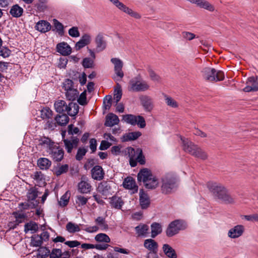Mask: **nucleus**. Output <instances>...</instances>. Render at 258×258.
<instances>
[{
    "label": "nucleus",
    "instance_id": "nucleus-62",
    "mask_svg": "<svg viewBox=\"0 0 258 258\" xmlns=\"http://www.w3.org/2000/svg\"><path fill=\"white\" fill-rule=\"evenodd\" d=\"M111 143L106 140H102L99 147V150L104 151L107 150L111 146Z\"/></svg>",
    "mask_w": 258,
    "mask_h": 258
},
{
    "label": "nucleus",
    "instance_id": "nucleus-30",
    "mask_svg": "<svg viewBox=\"0 0 258 258\" xmlns=\"http://www.w3.org/2000/svg\"><path fill=\"white\" fill-rule=\"evenodd\" d=\"M54 28L52 29V31H56L60 36L64 35V28L63 24L56 19H53Z\"/></svg>",
    "mask_w": 258,
    "mask_h": 258
},
{
    "label": "nucleus",
    "instance_id": "nucleus-37",
    "mask_svg": "<svg viewBox=\"0 0 258 258\" xmlns=\"http://www.w3.org/2000/svg\"><path fill=\"white\" fill-rule=\"evenodd\" d=\"M66 102L63 100H58L55 102L54 106L55 111L59 114L64 113Z\"/></svg>",
    "mask_w": 258,
    "mask_h": 258
},
{
    "label": "nucleus",
    "instance_id": "nucleus-5",
    "mask_svg": "<svg viewBox=\"0 0 258 258\" xmlns=\"http://www.w3.org/2000/svg\"><path fill=\"white\" fill-rule=\"evenodd\" d=\"M187 224L184 220H175L169 224L166 230V234L168 237H171L178 233L179 231L185 230Z\"/></svg>",
    "mask_w": 258,
    "mask_h": 258
},
{
    "label": "nucleus",
    "instance_id": "nucleus-13",
    "mask_svg": "<svg viewBox=\"0 0 258 258\" xmlns=\"http://www.w3.org/2000/svg\"><path fill=\"white\" fill-rule=\"evenodd\" d=\"M244 231V226L242 225H237L229 230L228 235L231 238H236L241 236Z\"/></svg>",
    "mask_w": 258,
    "mask_h": 258
},
{
    "label": "nucleus",
    "instance_id": "nucleus-44",
    "mask_svg": "<svg viewBox=\"0 0 258 258\" xmlns=\"http://www.w3.org/2000/svg\"><path fill=\"white\" fill-rule=\"evenodd\" d=\"M66 229L69 232L71 233L79 232L81 230V229L77 224L72 222H69L67 223L66 225Z\"/></svg>",
    "mask_w": 258,
    "mask_h": 258
},
{
    "label": "nucleus",
    "instance_id": "nucleus-32",
    "mask_svg": "<svg viewBox=\"0 0 258 258\" xmlns=\"http://www.w3.org/2000/svg\"><path fill=\"white\" fill-rule=\"evenodd\" d=\"M183 150L188 153L191 155L194 154V153L198 147L197 145H195L192 142L190 141H183Z\"/></svg>",
    "mask_w": 258,
    "mask_h": 258
},
{
    "label": "nucleus",
    "instance_id": "nucleus-47",
    "mask_svg": "<svg viewBox=\"0 0 258 258\" xmlns=\"http://www.w3.org/2000/svg\"><path fill=\"white\" fill-rule=\"evenodd\" d=\"M77 99L78 103L82 105L85 106L87 105L88 103V101L87 99V91L85 90L81 94L79 95Z\"/></svg>",
    "mask_w": 258,
    "mask_h": 258
},
{
    "label": "nucleus",
    "instance_id": "nucleus-40",
    "mask_svg": "<svg viewBox=\"0 0 258 258\" xmlns=\"http://www.w3.org/2000/svg\"><path fill=\"white\" fill-rule=\"evenodd\" d=\"M79 92L77 89L68 91L66 92V96L67 100L72 102L75 101L79 96Z\"/></svg>",
    "mask_w": 258,
    "mask_h": 258
},
{
    "label": "nucleus",
    "instance_id": "nucleus-57",
    "mask_svg": "<svg viewBox=\"0 0 258 258\" xmlns=\"http://www.w3.org/2000/svg\"><path fill=\"white\" fill-rule=\"evenodd\" d=\"M64 147L67 152L68 153H71L73 149L75 148L72 143L71 142V140L68 139H64L63 140Z\"/></svg>",
    "mask_w": 258,
    "mask_h": 258
},
{
    "label": "nucleus",
    "instance_id": "nucleus-14",
    "mask_svg": "<svg viewBox=\"0 0 258 258\" xmlns=\"http://www.w3.org/2000/svg\"><path fill=\"white\" fill-rule=\"evenodd\" d=\"M111 62L114 64V71L117 77L122 78L124 76L123 72L122 70L123 67L122 61L117 58H112Z\"/></svg>",
    "mask_w": 258,
    "mask_h": 258
},
{
    "label": "nucleus",
    "instance_id": "nucleus-21",
    "mask_svg": "<svg viewBox=\"0 0 258 258\" xmlns=\"http://www.w3.org/2000/svg\"><path fill=\"white\" fill-rule=\"evenodd\" d=\"M191 3L197 5L201 8H203L210 12H213L215 10L214 6L208 1L205 0H188Z\"/></svg>",
    "mask_w": 258,
    "mask_h": 258
},
{
    "label": "nucleus",
    "instance_id": "nucleus-64",
    "mask_svg": "<svg viewBox=\"0 0 258 258\" xmlns=\"http://www.w3.org/2000/svg\"><path fill=\"white\" fill-rule=\"evenodd\" d=\"M183 38L188 40H191L196 38V35L191 32L183 31L182 32Z\"/></svg>",
    "mask_w": 258,
    "mask_h": 258
},
{
    "label": "nucleus",
    "instance_id": "nucleus-31",
    "mask_svg": "<svg viewBox=\"0 0 258 258\" xmlns=\"http://www.w3.org/2000/svg\"><path fill=\"white\" fill-rule=\"evenodd\" d=\"M51 165V161L46 158H40L37 160V165L42 170L48 169Z\"/></svg>",
    "mask_w": 258,
    "mask_h": 258
},
{
    "label": "nucleus",
    "instance_id": "nucleus-11",
    "mask_svg": "<svg viewBox=\"0 0 258 258\" xmlns=\"http://www.w3.org/2000/svg\"><path fill=\"white\" fill-rule=\"evenodd\" d=\"M91 176L93 179L96 180H101L104 178L105 172L100 165L93 166L91 170Z\"/></svg>",
    "mask_w": 258,
    "mask_h": 258
},
{
    "label": "nucleus",
    "instance_id": "nucleus-36",
    "mask_svg": "<svg viewBox=\"0 0 258 258\" xmlns=\"http://www.w3.org/2000/svg\"><path fill=\"white\" fill-rule=\"evenodd\" d=\"M38 196V188L35 187H31L28 191L26 197L28 202L35 201Z\"/></svg>",
    "mask_w": 258,
    "mask_h": 258
},
{
    "label": "nucleus",
    "instance_id": "nucleus-3",
    "mask_svg": "<svg viewBox=\"0 0 258 258\" xmlns=\"http://www.w3.org/2000/svg\"><path fill=\"white\" fill-rule=\"evenodd\" d=\"M203 77L209 82H220L224 80V73L214 68L206 67L202 71Z\"/></svg>",
    "mask_w": 258,
    "mask_h": 258
},
{
    "label": "nucleus",
    "instance_id": "nucleus-60",
    "mask_svg": "<svg viewBox=\"0 0 258 258\" xmlns=\"http://www.w3.org/2000/svg\"><path fill=\"white\" fill-rule=\"evenodd\" d=\"M73 107L74 109V112L71 113L70 112L68 115L70 116L73 117L72 120H73V122H75V120L76 118V115L79 113L80 107L77 103H74V104H73Z\"/></svg>",
    "mask_w": 258,
    "mask_h": 258
},
{
    "label": "nucleus",
    "instance_id": "nucleus-20",
    "mask_svg": "<svg viewBox=\"0 0 258 258\" xmlns=\"http://www.w3.org/2000/svg\"><path fill=\"white\" fill-rule=\"evenodd\" d=\"M91 42V36L88 34H84L75 44V49L76 50H79L86 45L90 44Z\"/></svg>",
    "mask_w": 258,
    "mask_h": 258
},
{
    "label": "nucleus",
    "instance_id": "nucleus-19",
    "mask_svg": "<svg viewBox=\"0 0 258 258\" xmlns=\"http://www.w3.org/2000/svg\"><path fill=\"white\" fill-rule=\"evenodd\" d=\"M142 135V133L140 131L125 133L121 138V140L122 142L135 141L140 137Z\"/></svg>",
    "mask_w": 258,
    "mask_h": 258
},
{
    "label": "nucleus",
    "instance_id": "nucleus-54",
    "mask_svg": "<svg viewBox=\"0 0 258 258\" xmlns=\"http://www.w3.org/2000/svg\"><path fill=\"white\" fill-rule=\"evenodd\" d=\"M0 50V56L3 58H7L11 55L12 51L7 46H3Z\"/></svg>",
    "mask_w": 258,
    "mask_h": 258
},
{
    "label": "nucleus",
    "instance_id": "nucleus-34",
    "mask_svg": "<svg viewBox=\"0 0 258 258\" xmlns=\"http://www.w3.org/2000/svg\"><path fill=\"white\" fill-rule=\"evenodd\" d=\"M37 251L38 253L36 255L37 258H46L50 254V250L48 247L42 246H38Z\"/></svg>",
    "mask_w": 258,
    "mask_h": 258
},
{
    "label": "nucleus",
    "instance_id": "nucleus-38",
    "mask_svg": "<svg viewBox=\"0 0 258 258\" xmlns=\"http://www.w3.org/2000/svg\"><path fill=\"white\" fill-rule=\"evenodd\" d=\"M70 196L71 192L68 190L61 197L60 200L58 202L59 206L62 207L67 206L69 203Z\"/></svg>",
    "mask_w": 258,
    "mask_h": 258
},
{
    "label": "nucleus",
    "instance_id": "nucleus-26",
    "mask_svg": "<svg viewBox=\"0 0 258 258\" xmlns=\"http://www.w3.org/2000/svg\"><path fill=\"white\" fill-rule=\"evenodd\" d=\"M24 10L18 4L14 5L10 11V15L14 18H20L23 15Z\"/></svg>",
    "mask_w": 258,
    "mask_h": 258
},
{
    "label": "nucleus",
    "instance_id": "nucleus-52",
    "mask_svg": "<svg viewBox=\"0 0 258 258\" xmlns=\"http://www.w3.org/2000/svg\"><path fill=\"white\" fill-rule=\"evenodd\" d=\"M87 152V149L85 147L79 148L75 156L76 159L77 161H81L83 159L84 156L86 155Z\"/></svg>",
    "mask_w": 258,
    "mask_h": 258
},
{
    "label": "nucleus",
    "instance_id": "nucleus-53",
    "mask_svg": "<svg viewBox=\"0 0 258 258\" xmlns=\"http://www.w3.org/2000/svg\"><path fill=\"white\" fill-rule=\"evenodd\" d=\"M68 134L74 136V135H80L81 131L78 127H75L73 124H70L68 126Z\"/></svg>",
    "mask_w": 258,
    "mask_h": 258
},
{
    "label": "nucleus",
    "instance_id": "nucleus-17",
    "mask_svg": "<svg viewBox=\"0 0 258 258\" xmlns=\"http://www.w3.org/2000/svg\"><path fill=\"white\" fill-rule=\"evenodd\" d=\"M111 189V186L108 183L107 181H103L99 184L97 187V191L100 192L102 196L105 197L104 199H107V197L111 195L110 190Z\"/></svg>",
    "mask_w": 258,
    "mask_h": 258
},
{
    "label": "nucleus",
    "instance_id": "nucleus-27",
    "mask_svg": "<svg viewBox=\"0 0 258 258\" xmlns=\"http://www.w3.org/2000/svg\"><path fill=\"white\" fill-rule=\"evenodd\" d=\"M59 167L54 166L52 171L56 176H59L60 175L67 173L69 171V166L68 164L60 165V163L58 164Z\"/></svg>",
    "mask_w": 258,
    "mask_h": 258
},
{
    "label": "nucleus",
    "instance_id": "nucleus-51",
    "mask_svg": "<svg viewBox=\"0 0 258 258\" xmlns=\"http://www.w3.org/2000/svg\"><path fill=\"white\" fill-rule=\"evenodd\" d=\"M114 92V99L117 104L120 100L122 95L121 86L118 83L117 84V89H115Z\"/></svg>",
    "mask_w": 258,
    "mask_h": 258
},
{
    "label": "nucleus",
    "instance_id": "nucleus-7",
    "mask_svg": "<svg viewBox=\"0 0 258 258\" xmlns=\"http://www.w3.org/2000/svg\"><path fill=\"white\" fill-rule=\"evenodd\" d=\"M247 86L243 89L245 92H256L258 91V76L249 77L246 82Z\"/></svg>",
    "mask_w": 258,
    "mask_h": 258
},
{
    "label": "nucleus",
    "instance_id": "nucleus-59",
    "mask_svg": "<svg viewBox=\"0 0 258 258\" xmlns=\"http://www.w3.org/2000/svg\"><path fill=\"white\" fill-rule=\"evenodd\" d=\"M46 4L47 3H38L34 4V7L36 8L37 12H43L48 8Z\"/></svg>",
    "mask_w": 258,
    "mask_h": 258
},
{
    "label": "nucleus",
    "instance_id": "nucleus-41",
    "mask_svg": "<svg viewBox=\"0 0 258 258\" xmlns=\"http://www.w3.org/2000/svg\"><path fill=\"white\" fill-rule=\"evenodd\" d=\"M136 154L137 157L136 159L137 160L138 162L140 165H144L146 163V158L145 155L143 154V150L140 148H138L136 149Z\"/></svg>",
    "mask_w": 258,
    "mask_h": 258
},
{
    "label": "nucleus",
    "instance_id": "nucleus-15",
    "mask_svg": "<svg viewBox=\"0 0 258 258\" xmlns=\"http://www.w3.org/2000/svg\"><path fill=\"white\" fill-rule=\"evenodd\" d=\"M140 204L142 209L148 208L150 205V200L148 194L142 188L140 190Z\"/></svg>",
    "mask_w": 258,
    "mask_h": 258
},
{
    "label": "nucleus",
    "instance_id": "nucleus-49",
    "mask_svg": "<svg viewBox=\"0 0 258 258\" xmlns=\"http://www.w3.org/2000/svg\"><path fill=\"white\" fill-rule=\"evenodd\" d=\"M123 119H124L127 123L135 125L137 123V116L133 114H125L123 115Z\"/></svg>",
    "mask_w": 258,
    "mask_h": 258
},
{
    "label": "nucleus",
    "instance_id": "nucleus-2",
    "mask_svg": "<svg viewBox=\"0 0 258 258\" xmlns=\"http://www.w3.org/2000/svg\"><path fill=\"white\" fill-rule=\"evenodd\" d=\"M138 182L143 181L147 189H154L158 186V178L153 175L152 171L147 168L141 169L137 175Z\"/></svg>",
    "mask_w": 258,
    "mask_h": 258
},
{
    "label": "nucleus",
    "instance_id": "nucleus-1",
    "mask_svg": "<svg viewBox=\"0 0 258 258\" xmlns=\"http://www.w3.org/2000/svg\"><path fill=\"white\" fill-rule=\"evenodd\" d=\"M209 189L213 196L225 204H234L235 199L229 193L228 190L224 186L212 183L208 185Z\"/></svg>",
    "mask_w": 258,
    "mask_h": 258
},
{
    "label": "nucleus",
    "instance_id": "nucleus-39",
    "mask_svg": "<svg viewBox=\"0 0 258 258\" xmlns=\"http://www.w3.org/2000/svg\"><path fill=\"white\" fill-rule=\"evenodd\" d=\"M42 239L39 237V234H33L31 237V242L29 245L32 247L40 246L42 244Z\"/></svg>",
    "mask_w": 258,
    "mask_h": 258
},
{
    "label": "nucleus",
    "instance_id": "nucleus-22",
    "mask_svg": "<svg viewBox=\"0 0 258 258\" xmlns=\"http://www.w3.org/2000/svg\"><path fill=\"white\" fill-rule=\"evenodd\" d=\"M95 42L96 44V51L100 52L104 50L106 47V42L104 40L102 34L99 33L96 37Z\"/></svg>",
    "mask_w": 258,
    "mask_h": 258
},
{
    "label": "nucleus",
    "instance_id": "nucleus-16",
    "mask_svg": "<svg viewBox=\"0 0 258 258\" xmlns=\"http://www.w3.org/2000/svg\"><path fill=\"white\" fill-rule=\"evenodd\" d=\"M51 25L46 20H40L36 24L35 28L42 33H45L51 29Z\"/></svg>",
    "mask_w": 258,
    "mask_h": 258
},
{
    "label": "nucleus",
    "instance_id": "nucleus-45",
    "mask_svg": "<svg viewBox=\"0 0 258 258\" xmlns=\"http://www.w3.org/2000/svg\"><path fill=\"white\" fill-rule=\"evenodd\" d=\"M82 65L85 69L94 68V60L90 57H85L82 60Z\"/></svg>",
    "mask_w": 258,
    "mask_h": 258
},
{
    "label": "nucleus",
    "instance_id": "nucleus-29",
    "mask_svg": "<svg viewBox=\"0 0 258 258\" xmlns=\"http://www.w3.org/2000/svg\"><path fill=\"white\" fill-rule=\"evenodd\" d=\"M38 224L35 222L31 221L29 222L26 223L24 225V232L25 233L31 231L32 234H34L38 231Z\"/></svg>",
    "mask_w": 258,
    "mask_h": 258
},
{
    "label": "nucleus",
    "instance_id": "nucleus-9",
    "mask_svg": "<svg viewBox=\"0 0 258 258\" xmlns=\"http://www.w3.org/2000/svg\"><path fill=\"white\" fill-rule=\"evenodd\" d=\"M122 185L126 189L132 190V194L137 193L138 191V186L135 179L131 176H128L124 179Z\"/></svg>",
    "mask_w": 258,
    "mask_h": 258
},
{
    "label": "nucleus",
    "instance_id": "nucleus-6",
    "mask_svg": "<svg viewBox=\"0 0 258 258\" xmlns=\"http://www.w3.org/2000/svg\"><path fill=\"white\" fill-rule=\"evenodd\" d=\"M141 80L142 77L140 74L132 79L129 82V84L131 86L130 90L133 92L147 90L149 88V86L146 82H141Z\"/></svg>",
    "mask_w": 258,
    "mask_h": 258
},
{
    "label": "nucleus",
    "instance_id": "nucleus-23",
    "mask_svg": "<svg viewBox=\"0 0 258 258\" xmlns=\"http://www.w3.org/2000/svg\"><path fill=\"white\" fill-rule=\"evenodd\" d=\"M110 204L112 208L116 209H121L122 205L124 204V202L121 197H117L114 195L109 198Z\"/></svg>",
    "mask_w": 258,
    "mask_h": 258
},
{
    "label": "nucleus",
    "instance_id": "nucleus-43",
    "mask_svg": "<svg viewBox=\"0 0 258 258\" xmlns=\"http://www.w3.org/2000/svg\"><path fill=\"white\" fill-rule=\"evenodd\" d=\"M194 153V154H193L192 156L202 160H205L208 158L207 154L199 147H197L195 152Z\"/></svg>",
    "mask_w": 258,
    "mask_h": 258
},
{
    "label": "nucleus",
    "instance_id": "nucleus-61",
    "mask_svg": "<svg viewBox=\"0 0 258 258\" xmlns=\"http://www.w3.org/2000/svg\"><path fill=\"white\" fill-rule=\"evenodd\" d=\"M136 124H137L140 128H144L146 125V123L144 117L141 115H137Z\"/></svg>",
    "mask_w": 258,
    "mask_h": 258
},
{
    "label": "nucleus",
    "instance_id": "nucleus-63",
    "mask_svg": "<svg viewBox=\"0 0 258 258\" xmlns=\"http://www.w3.org/2000/svg\"><path fill=\"white\" fill-rule=\"evenodd\" d=\"M88 201V198H85L82 196H77L76 203H78L79 205L84 206L86 205Z\"/></svg>",
    "mask_w": 258,
    "mask_h": 258
},
{
    "label": "nucleus",
    "instance_id": "nucleus-4",
    "mask_svg": "<svg viewBox=\"0 0 258 258\" xmlns=\"http://www.w3.org/2000/svg\"><path fill=\"white\" fill-rule=\"evenodd\" d=\"M161 190L162 194L168 195L176 190L178 187V179L172 175H167L162 179Z\"/></svg>",
    "mask_w": 258,
    "mask_h": 258
},
{
    "label": "nucleus",
    "instance_id": "nucleus-12",
    "mask_svg": "<svg viewBox=\"0 0 258 258\" xmlns=\"http://www.w3.org/2000/svg\"><path fill=\"white\" fill-rule=\"evenodd\" d=\"M49 154L53 161L59 162L63 159L64 152L63 149L58 146L56 147L55 150L49 151Z\"/></svg>",
    "mask_w": 258,
    "mask_h": 258
},
{
    "label": "nucleus",
    "instance_id": "nucleus-25",
    "mask_svg": "<svg viewBox=\"0 0 258 258\" xmlns=\"http://www.w3.org/2000/svg\"><path fill=\"white\" fill-rule=\"evenodd\" d=\"M164 254L169 258H177V255L174 248L168 244H164L162 247Z\"/></svg>",
    "mask_w": 258,
    "mask_h": 258
},
{
    "label": "nucleus",
    "instance_id": "nucleus-50",
    "mask_svg": "<svg viewBox=\"0 0 258 258\" xmlns=\"http://www.w3.org/2000/svg\"><path fill=\"white\" fill-rule=\"evenodd\" d=\"M74 83L73 81L70 79H66L63 83L62 88L66 91H71L74 88Z\"/></svg>",
    "mask_w": 258,
    "mask_h": 258
},
{
    "label": "nucleus",
    "instance_id": "nucleus-55",
    "mask_svg": "<svg viewBox=\"0 0 258 258\" xmlns=\"http://www.w3.org/2000/svg\"><path fill=\"white\" fill-rule=\"evenodd\" d=\"M147 71L149 73L150 77L152 81H159V80L160 79V77L152 69L150 66L148 67Z\"/></svg>",
    "mask_w": 258,
    "mask_h": 258
},
{
    "label": "nucleus",
    "instance_id": "nucleus-10",
    "mask_svg": "<svg viewBox=\"0 0 258 258\" xmlns=\"http://www.w3.org/2000/svg\"><path fill=\"white\" fill-rule=\"evenodd\" d=\"M141 105L146 112H151L154 107L152 98L147 95H142L139 97Z\"/></svg>",
    "mask_w": 258,
    "mask_h": 258
},
{
    "label": "nucleus",
    "instance_id": "nucleus-18",
    "mask_svg": "<svg viewBox=\"0 0 258 258\" xmlns=\"http://www.w3.org/2000/svg\"><path fill=\"white\" fill-rule=\"evenodd\" d=\"M119 122L118 117L113 113H109L105 117L104 125L107 127H111L118 124Z\"/></svg>",
    "mask_w": 258,
    "mask_h": 258
},
{
    "label": "nucleus",
    "instance_id": "nucleus-35",
    "mask_svg": "<svg viewBox=\"0 0 258 258\" xmlns=\"http://www.w3.org/2000/svg\"><path fill=\"white\" fill-rule=\"evenodd\" d=\"M78 186L79 191L82 194H87L91 191V185L85 181H81Z\"/></svg>",
    "mask_w": 258,
    "mask_h": 258
},
{
    "label": "nucleus",
    "instance_id": "nucleus-8",
    "mask_svg": "<svg viewBox=\"0 0 258 258\" xmlns=\"http://www.w3.org/2000/svg\"><path fill=\"white\" fill-rule=\"evenodd\" d=\"M56 51L62 56H69L72 52V47L66 42L58 43L56 46Z\"/></svg>",
    "mask_w": 258,
    "mask_h": 258
},
{
    "label": "nucleus",
    "instance_id": "nucleus-33",
    "mask_svg": "<svg viewBox=\"0 0 258 258\" xmlns=\"http://www.w3.org/2000/svg\"><path fill=\"white\" fill-rule=\"evenodd\" d=\"M151 237L155 238L158 235L161 233L162 231L161 225L157 222L153 223L151 225Z\"/></svg>",
    "mask_w": 258,
    "mask_h": 258
},
{
    "label": "nucleus",
    "instance_id": "nucleus-56",
    "mask_svg": "<svg viewBox=\"0 0 258 258\" xmlns=\"http://www.w3.org/2000/svg\"><path fill=\"white\" fill-rule=\"evenodd\" d=\"M164 97L166 100V103L167 105L171 106L173 108H176L178 107L177 102L172 99L171 97H168L167 95L165 94Z\"/></svg>",
    "mask_w": 258,
    "mask_h": 258
},
{
    "label": "nucleus",
    "instance_id": "nucleus-42",
    "mask_svg": "<svg viewBox=\"0 0 258 258\" xmlns=\"http://www.w3.org/2000/svg\"><path fill=\"white\" fill-rule=\"evenodd\" d=\"M41 117L43 119H49L51 118L53 112L48 107H43L40 111Z\"/></svg>",
    "mask_w": 258,
    "mask_h": 258
},
{
    "label": "nucleus",
    "instance_id": "nucleus-48",
    "mask_svg": "<svg viewBox=\"0 0 258 258\" xmlns=\"http://www.w3.org/2000/svg\"><path fill=\"white\" fill-rule=\"evenodd\" d=\"M135 230L139 236H144L149 230V226L146 224H143L141 227V225H138L135 227Z\"/></svg>",
    "mask_w": 258,
    "mask_h": 258
},
{
    "label": "nucleus",
    "instance_id": "nucleus-58",
    "mask_svg": "<svg viewBox=\"0 0 258 258\" xmlns=\"http://www.w3.org/2000/svg\"><path fill=\"white\" fill-rule=\"evenodd\" d=\"M68 33L70 36L74 38L78 37L80 35L78 28L76 26L71 28L68 31Z\"/></svg>",
    "mask_w": 258,
    "mask_h": 258
},
{
    "label": "nucleus",
    "instance_id": "nucleus-46",
    "mask_svg": "<svg viewBox=\"0 0 258 258\" xmlns=\"http://www.w3.org/2000/svg\"><path fill=\"white\" fill-rule=\"evenodd\" d=\"M95 240L98 242L109 243L110 241L109 237L105 233H99L95 237Z\"/></svg>",
    "mask_w": 258,
    "mask_h": 258
},
{
    "label": "nucleus",
    "instance_id": "nucleus-28",
    "mask_svg": "<svg viewBox=\"0 0 258 258\" xmlns=\"http://www.w3.org/2000/svg\"><path fill=\"white\" fill-rule=\"evenodd\" d=\"M144 246L150 251L158 250V243L153 239H147L144 240Z\"/></svg>",
    "mask_w": 258,
    "mask_h": 258
},
{
    "label": "nucleus",
    "instance_id": "nucleus-24",
    "mask_svg": "<svg viewBox=\"0 0 258 258\" xmlns=\"http://www.w3.org/2000/svg\"><path fill=\"white\" fill-rule=\"evenodd\" d=\"M69 115L64 113L57 114L55 117V120L58 125L61 126H66L70 121Z\"/></svg>",
    "mask_w": 258,
    "mask_h": 258
}]
</instances>
